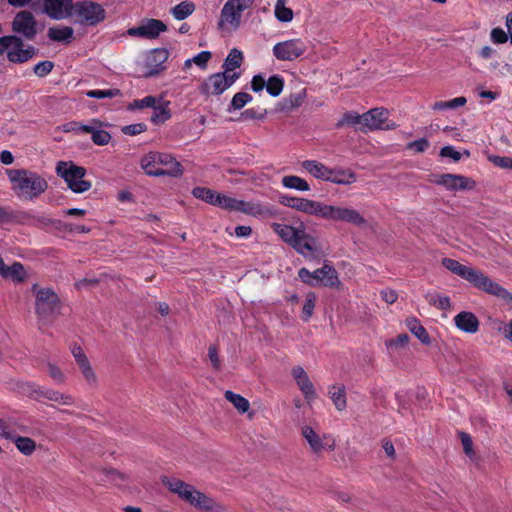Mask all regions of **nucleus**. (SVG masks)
Returning <instances> with one entry per match:
<instances>
[{
    "label": "nucleus",
    "instance_id": "1",
    "mask_svg": "<svg viewBox=\"0 0 512 512\" xmlns=\"http://www.w3.org/2000/svg\"><path fill=\"white\" fill-rule=\"evenodd\" d=\"M279 202L286 207L327 221L346 222L358 227L367 223L358 210L348 206L327 204L322 201L291 195L281 196Z\"/></svg>",
    "mask_w": 512,
    "mask_h": 512
},
{
    "label": "nucleus",
    "instance_id": "2",
    "mask_svg": "<svg viewBox=\"0 0 512 512\" xmlns=\"http://www.w3.org/2000/svg\"><path fill=\"white\" fill-rule=\"evenodd\" d=\"M6 175L11 183V190L21 200L37 199L48 188V182L43 176L28 169H7Z\"/></svg>",
    "mask_w": 512,
    "mask_h": 512
},
{
    "label": "nucleus",
    "instance_id": "3",
    "mask_svg": "<svg viewBox=\"0 0 512 512\" xmlns=\"http://www.w3.org/2000/svg\"><path fill=\"white\" fill-rule=\"evenodd\" d=\"M162 483L180 499L203 512H228L227 508L213 498L197 490L193 485L177 478L164 477Z\"/></svg>",
    "mask_w": 512,
    "mask_h": 512
},
{
    "label": "nucleus",
    "instance_id": "4",
    "mask_svg": "<svg viewBox=\"0 0 512 512\" xmlns=\"http://www.w3.org/2000/svg\"><path fill=\"white\" fill-rule=\"evenodd\" d=\"M271 228L282 241L306 258L312 257L320 251L316 239L306 232L303 223L295 227L274 222L271 224Z\"/></svg>",
    "mask_w": 512,
    "mask_h": 512
},
{
    "label": "nucleus",
    "instance_id": "5",
    "mask_svg": "<svg viewBox=\"0 0 512 512\" xmlns=\"http://www.w3.org/2000/svg\"><path fill=\"white\" fill-rule=\"evenodd\" d=\"M141 167L153 176L179 177L183 174L181 164L170 154L150 152L141 159Z\"/></svg>",
    "mask_w": 512,
    "mask_h": 512
},
{
    "label": "nucleus",
    "instance_id": "6",
    "mask_svg": "<svg viewBox=\"0 0 512 512\" xmlns=\"http://www.w3.org/2000/svg\"><path fill=\"white\" fill-rule=\"evenodd\" d=\"M5 55L12 63H25L36 55V49L16 35L0 37V56Z\"/></svg>",
    "mask_w": 512,
    "mask_h": 512
},
{
    "label": "nucleus",
    "instance_id": "7",
    "mask_svg": "<svg viewBox=\"0 0 512 512\" xmlns=\"http://www.w3.org/2000/svg\"><path fill=\"white\" fill-rule=\"evenodd\" d=\"M256 0H227L220 12L218 27L221 30H237L243 13L249 10Z\"/></svg>",
    "mask_w": 512,
    "mask_h": 512
},
{
    "label": "nucleus",
    "instance_id": "8",
    "mask_svg": "<svg viewBox=\"0 0 512 512\" xmlns=\"http://www.w3.org/2000/svg\"><path fill=\"white\" fill-rule=\"evenodd\" d=\"M56 173L74 193H84L92 187V183L84 179L86 175L85 168L77 166L72 162H58Z\"/></svg>",
    "mask_w": 512,
    "mask_h": 512
},
{
    "label": "nucleus",
    "instance_id": "9",
    "mask_svg": "<svg viewBox=\"0 0 512 512\" xmlns=\"http://www.w3.org/2000/svg\"><path fill=\"white\" fill-rule=\"evenodd\" d=\"M72 16L82 25L95 26L105 19L106 12L99 3L83 0L74 3Z\"/></svg>",
    "mask_w": 512,
    "mask_h": 512
},
{
    "label": "nucleus",
    "instance_id": "10",
    "mask_svg": "<svg viewBox=\"0 0 512 512\" xmlns=\"http://www.w3.org/2000/svg\"><path fill=\"white\" fill-rule=\"evenodd\" d=\"M240 77V73L225 74L218 72L208 76L199 86L201 94L218 96L230 88Z\"/></svg>",
    "mask_w": 512,
    "mask_h": 512
},
{
    "label": "nucleus",
    "instance_id": "11",
    "mask_svg": "<svg viewBox=\"0 0 512 512\" xmlns=\"http://www.w3.org/2000/svg\"><path fill=\"white\" fill-rule=\"evenodd\" d=\"M470 283L477 289L493 295L505 303L512 305V293L486 276L480 270L476 269Z\"/></svg>",
    "mask_w": 512,
    "mask_h": 512
},
{
    "label": "nucleus",
    "instance_id": "12",
    "mask_svg": "<svg viewBox=\"0 0 512 512\" xmlns=\"http://www.w3.org/2000/svg\"><path fill=\"white\" fill-rule=\"evenodd\" d=\"M470 283L477 289L493 295L505 303L512 305V293L486 276L480 270L476 269Z\"/></svg>",
    "mask_w": 512,
    "mask_h": 512
},
{
    "label": "nucleus",
    "instance_id": "13",
    "mask_svg": "<svg viewBox=\"0 0 512 512\" xmlns=\"http://www.w3.org/2000/svg\"><path fill=\"white\" fill-rule=\"evenodd\" d=\"M32 291L35 295L36 313L40 317H47L53 314L59 304L57 294L50 288H40L36 284L33 285Z\"/></svg>",
    "mask_w": 512,
    "mask_h": 512
},
{
    "label": "nucleus",
    "instance_id": "14",
    "mask_svg": "<svg viewBox=\"0 0 512 512\" xmlns=\"http://www.w3.org/2000/svg\"><path fill=\"white\" fill-rule=\"evenodd\" d=\"M307 50L306 43L299 38L278 42L273 46L272 52L280 61H293L301 57Z\"/></svg>",
    "mask_w": 512,
    "mask_h": 512
},
{
    "label": "nucleus",
    "instance_id": "15",
    "mask_svg": "<svg viewBox=\"0 0 512 512\" xmlns=\"http://www.w3.org/2000/svg\"><path fill=\"white\" fill-rule=\"evenodd\" d=\"M301 434L309 444L311 451L315 454H320L323 451H333L335 449V439L330 434H319L308 425H304L301 428Z\"/></svg>",
    "mask_w": 512,
    "mask_h": 512
},
{
    "label": "nucleus",
    "instance_id": "16",
    "mask_svg": "<svg viewBox=\"0 0 512 512\" xmlns=\"http://www.w3.org/2000/svg\"><path fill=\"white\" fill-rule=\"evenodd\" d=\"M167 25L158 19L148 18L141 21L136 27L127 30V34L131 37H139L144 39H157L161 33L166 32Z\"/></svg>",
    "mask_w": 512,
    "mask_h": 512
},
{
    "label": "nucleus",
    "instance_id": "17",
    "mask_svg": "<svg viewBox=\"0 0 512 512\" xmlns=\"http://www.w3.org/2000/svg\"><path fill=\"white\" fill-rule=\"evenodd\" d=\"M12 30L27 40H33L37 34V21L34 15L27 10L18 12L12 21Z\"/></svg>",
    "mask_w": 512,
    "mask_h": 512
},
{
    "label": "nucleus",
    "instance_id": "18",
    "mask_svg": "<svg viewBox=\"0 0 512 512\" xmlns=\"http://www.w3.org/2000/svg\"><path fill=\"white\" fill-rule=\"evenodd\" d=\"M389 112L384 108H374L362 114V126L369 130H392L396 128L394 122L388 120Z\"/></svg>",
    "mask_w": 512,
    "mask_h": 512
},
{
    "label": "nucleus",
    "instance_id": "19",
    "mask_svg": "<svg viewBox=\"0 0 512 512\" xmlns=\"http://www.w3.org/2000/svg\"><path fill=\"white\" fill-rule=\"evenodd\" d=\"M73 0H42V12L53 20L72 17Z\"/></svg>",
    "mask_w": 512,
    "mask_h": 512
},
{
    "label": "nucleus",
    "instance_id": "20",
    "mask_svg": "<svg viewBox=\"0 0 512 512\" xmlns=\"http://www.w3.org/2000/svg\"><path fill=\"white\" fill-rule=\"evenodd\" d=\"M435 183L449 191L473 190L476 182L469 177L458 174H441L435 179Z\"/></svg>",
    "mask_w": 512,
    "mask_h": 512
},
{
    "label": "nucleus",
    "instance_id": "21",
    "mask_svg": "<svg viewBox=\"0 0 512 512\" xmlns=\"http://www.w3.org/2000/svg\"><path fill=\"white\" fill-rule=\"evenodd\" d=\"M168 51L163 48L153 49L150 51L145 59V72L146 77L157 75L164 69L163 64L168 59Z\"/></svg>",
    "mask_w": 512,
    "mask_h": 512
},
{
    "label": "nucleus",
    "instance_id": "22",
    "mask_svg": "<svg viewBox=\"0 0 512 512\" xmlns=\"http://www.w3.org/2000/svg\"><path fill=\"white\" fill-rule=\"evenodd\" d=\"M72 355L75 358V361L88 385L96 386L97 385V375L93 370L90 361L84 351L79 346H74L72 348Z\"/></svg>",
    "mask_w": 512,
    "mask_h": 512
},
{
    "label": "nucleus",
    "instance_id": "23",
    "mask_svg": "<svg viewBox=\"0 0 512 512\" xmlns=\"http://www.w3.org/2000/svg\"><path fill=\"white\" fill-rule=\"evenodd\" d=\"M291 375L307 401H312L316 397L314 385L311 382L307 372L301 366H295L291 370Z\"/></svg>",
    "mask_w": 512,
    "mask_h": 512
},
{
    "label": "nucleus",
    "instance_id": "24",
    "mask_svg": "<svg viewBox=\"0 0 512 512\" xmlns=\"http://www.w3.org/2000/svg\"><path fill=\"white\" fill-rule=\"evenodd\" d=\"M314 280L317 285L330 288H339L341 281L339 280L336 269L330 264H324L321 268L314 271Z\"/></svg>",
    "mask_w": 512,
    "mask_h": 512
},
{
    "label": "nucleus",
    "instance_id": "25",
    "mask_svg": "<svg viewBox=\"0 0 512 512\" xmlns=\"http://www.w3.org/2000/svg\"><path fill=\"white\" fill-rule=\"evenodd\" d=\"M27 391L31 393H36L38 396L44 397L50 401L59 403L61 405L65 406H71L75 404V399L70 394H64L56 390H50V389H40L36 387L32 383L26 384Z\"/></svg>",
    "mask_w": 512,
    "mask_h": 512
},
{
    "label": "nucleus",
    "instance_id": "26",
    "mask_svg": "<svg viewBox=\"0 0 512 512\" xmlns=\"http://www.w3.org/2000/svg\"><path fill=\"white\" fill-rule=\"evenodd\" d=\"M454 323L459 330L469 334L476 333L480 324L478 318L472 312L468 311L458 313L454 317Z\"/></svg>",
    "mask_w": 512,
    "mask_h": 512
},
{
    "label": "nucleus",
    "instance_id": "27",
    "mask_svg": "<svg viewBox=\"0 0 512 512\" xmlns=\"http://www.w3.org/2000/svg\"><path fill=\"white\" fill-rule=\"evenodd\" d=\"M236 212H241L252 217H259L269 214L270 209L267 205H264L259 201H244L240 199Z\"/></svg>",
    "mask_w": 512,
    "mask_h": 512
},
{
    "label": "nucleus",
    "instance_id": "28",
    "mask_svg": "<svg viewBox=\"0 0 512 512\" xmlns=\"http://www.w3.org/2000/svg\"><path fill=\"white\" fill-rule=\"evenodd\" d=\"M103 123L98 119H91L89 121V128L87 133L91 134L94 144L99 146L107 145L111 140L109 132L102 130Z\"/></svg>",
    "mask_w": 512,
    "mask_h": 512
},
{
    "label": "nucleus",
    "instance_id": "29",
    "mask_svg": "<svg viewBox=\"0 0 512 512\" xmlns=\"http://www.w3.org/2000/svg\"><path fill=\"white\" fill-rule=\"evenodd\" d=\"M302 168L314 178L328 181L331 168L316 160H305L301 163Z\"/></svg>",
    "mask_w": 512,
    "mask_h": 512
},
{
    "label": "nucleus",
    "instance_id": "30",
    "mask_svg": "<svg viewBox=\"0 0 512 512\" xmlns=\"http://www.w3.org/2000/svg\"><path fill=\"white\" fill-rule=\"evenodd\" d=\"M442 265L452 273L456 274L457 276L465 279L470 283L476 269L472 267L465 266L461 264L460 262L451 259V258H444L442 259Z\"/></svg>",
    "mask_w": 512,
    "mask_h": 512
},
{
    "label": "nucleus",
    "instance_id": "31",
    "mask_svg": "<svg viewBox=\"0 0 512 512\" xmlns=\"http://www.w3.org/2000/svg\"><path fill=\"white\" fill-rule=\"evenodd\" d=\"M356 181V175L350 169L331 168L329 179L331 182L338 185H350Z\"/></svg>",
    "mask_w": 512,
    "mask_h": 512
},
{
    "label": "nucleus",
    "instance_id": "32",
    "mask_svg": "<svg viewBox=\"0 0 512 512\" xmlns=\"http://www.w3.org/2000/svg\"><path fill=\"white\" fill-rule=\"evenodd\" d=\"M101 475V481L111 483L117 487H125L130 481L127 474L111 468L102 469Z\"/></svg>",
    "mask_w": 512,
    "mask_h": 512
},
{
    "label": "nucleus",
    "instance_id": "33",
    "mask_svg": "<svg viewBox=\"0 0 512 512\" xmlns=\"http://www.w3.org/2000/svg\"><path fill=\"white\" fill-rule=\"evenodd\" d=\"M243 59L244 56L240 50L237 48L231 49L222 65L223 72L225 74L237 73L235 70L242 65Z\"/></svg>",
    "mask_w": 512,
    "mask_h": 512
},
{
    "label": "nucleus",
    "instance_id": "34",
    "mask_svg": "<svg viewBox=\"0 0 512 512\" xmlns=\"http://www.w3.org/2000/svg\"><path fill=\"white\" fill-rule=\"evenodd\" d=\"M196 10V5L189 0H185L170 9V13L175 20L182 21L191 16Z\"/></svg>",
    "mask_w": 512,
    "mask_h": 512
},
{
    "label": "nucleus",
    "instance_id": "35",
    "mask_svg": "<svg viewBox=\"0 0 512 512\" xmlns=\"http://www.w3.org/2000/svg\"><path fill=\"white\" fill-rule=\"evenodd\" d=\"M74 30L69 26L51 27L48 29V37L55 42L70 43Z\"/></svg>",
    "mask_w": 512,
    "mask_h": 512
},
{
    "label": "nucleus",
    "instance_id": "36",
    "mask_svg": "<svg viewBox=\"0 0 512 512\" xmlns=\"http://www.w3.org/2000/svg\"><path fill=\"white\" fill-rule=\"evenodd\" d=\"M406 326L409 331L417 337L421 343L425 345H429L431 343V339L426 329L421 325L418 319L415 317H409L406 320Z\"/></svg>",
    "mask_w": 512,
    "mask_h": 512
},
{
    "label": "nucleus",
    "instance_id": "37",
    "mask_svg": "<svg viewBox=\"0 0 512 512\" xmlns=\"http://www.w3.org/2000/svg\"><path fill=\"white\" fill-rule=\"evenodd\" d=\"M281 184L284 188L301 192H306L311 189L309 183L305 179L296 175L284 176L281 179Z\"/></svg>",
    "mask_w": 512,
    "mask_h": 512
},
{
    "label": "nucleus",
    "instance_id": "38",
    "mask_svg": "<svg viewBox=\"0 0 512 512\" xmlns=\"http://www.w3.org/2000/svg\"><path fill=\"white\" fill-rule=\"evenodd\" d=\"M192 194L195 198L201 199L214 206H217L218 197L220 195L219 192H216L210 188L205 187H195L192 190Z\"/></svg>",
    "mask_w": 512,
    "mask_h": 512
},
{
    "label": "nucleus",
    "instance_id": "39",
    "mask_svg": "<svg viewBox=\"0 0 512 512\" xmlns=\"http://www.w3.org/2000/svg\"><path fill=\"white\" fill-rule=\"evenodd\" d=\"M2 277L12 279L13 281L22 282L25 279L26 273L24 266L19 262H14L11 266H7Z\"/></svg>",
    "mask_w": 512,
    "mask_h": 512
},
{
    "label": "nucleus",
    "instance_id": "40",
    "mask_svg": "<svg viewBox=\"0 0 512 512\" xmlns=\"http://www.w3.org/2000/svg\"><path fill=\"white\" fill-rule=\"evenodd\" d=\"M287 0H277L274 8L275 17L280 22H291L293 11L286 6Z\"/></svg>",
    "mask_w": 512,
    "mask_h": 512
},
{
    "label": "nucleus",
    "instance_id": "41",
    "mask_svg": "<svg viewBox=\"0 0 512 512\" xmlns=\"http://www.w3.org/2000/svg\"><path fill=\"white\" fill-rule=\"evenodd\" d=\"M225 399L232 403L240 413H246L250 408V403L246 398L232 391L225 392Z\"/></svg>",
    "mask_w": 512,
    "mask_h": 512
},
{
    "label": "nucleus",
    "instance_id": "42",
    "mask_svg": "<svg viewBox=\"0 0 512 512\" xmlns=\"http://www.w3.org/2000/svg\"><path fill=\"white\" fill-rule=\"evenodd\" d=\"M427 302L441 310H447L450 308V299L448 296L440 295L435 292H427L425 294Z\"/></svg>",
    "mask_w": 512,
    "mask_h": 512
},
{
    "label": "nucleus",
    "instance_id": "43",
    "mask_svg": "<svg viewBox=\"0 0 512 512\" xmlns=\"http://www.w3.org/2000/svg\"><path fill=\"white\" fill-rule=\"evenodd\" d=\"M331 400L333 401L336 409L342 411L346 408L345 389L340 386H332L329 390Z\"/></svg>",
    "mask_w": 512,
    "mask_h": 512
},
{
    "label": "nucleus",
    "instance_id": "44",
    "mask_svg": "<svg viewBox=\"0 0 512 512\" xmlns=\"http://www.w3.org/2000/svg\"><path fill=\"white\" fill-rule=\"evenodd\" d=\"M171 117L170 109L168 107V103L156 105L153 108V113L151 115V121L155 124H161L167 121Z\"/></svg>",
    "mask_w": 512,
    "mask_h": 512
},
{
    "label": "nucleus",
    "instance_id": "45",
    "mask_svg": "<svg viewBox=\"0 0 512 512\" xmlns=\"http://www.w3.org/2000/svg\"><path fill=\"white\" fill-rule=\"evenodd\" d=\"M467 103V99L463 96L456 97L448 101H438L432 105L433 110H447L456 109L464 106Z\"/></svg>",
    "mask_w": 512,
    "mask_h": 512
},
{
    "label": "nucleus",
    "instance_id": "46",
    "mask_svg": "<svg viewBox=\"0 0 512 512\" xmlns=\"http://www.w3.org/2000/svg\"><path fill=\"white\" fill-rule=\"evenodd\" d=\"M283 87H284V80L282 77H280L278 75L271 76L266 81V90L273 97L279 96L283 90Z\"/></svg>",
    "mask_w": 512,
    "mask_h": 512
},
{
    "label": "nucleus",
    "instance_id": "47",
    "mask_svg": "<svg viewBox=\"0 0 512 512\" xmlns=\"http://www.w3.org/2000/svg\"><path fill=\"white\" fill-rule=\"evenodd\" d=\"M17 449L24 455H31L36 448L34 440L28 437H17L14 440Z\"/></svg>",
    "mask_w": 512,
    "mask_h": 512
},
{
    "label": "nucleus",
    "instance_id": "48",
    "mask_svg": "<svg viewBox=\"0 0 512 512\" xmlns=\"http://www.w3.org/2000/svg\"><path fill=\"white\" fill-rule=\"evenodd\" d=\"M316 295L313 292L306 294L305 302L302 308V319L308 321L312 315L316 304Z\"/></svg>",
    "mask_w": 512,
    "mask_h": 512
},
{
    "label": "nucleus",
    "instance_id": "49",
    "mask_svg": "<svg viewBox=\"0 0 512 512\" xmlns=\"http://www.w3.org/2000/svg\"><path fill=\"white\" fill-rule=\"evenodd\" d=\"M239 200L237 198L228 196L226 194L220 193L218 197V204L217 207H220L222 209L228 210V211H237V207L239 205Z\"/></svg>",
    "mask_w": 512,
    "mask_h": 512
},
{
    "label": "nucleus",
    "instance_id": "50",
    "mask_svg": "<svg viewBox=\"0 0 512 512\" xmlns=\"http://www.w3.org/2000/svg\"><path fill=\"white\" fill-rule=\"evenodd\" d=\"M252 101V96L246 92L236 93L230 103L231 108L239 110Z\"/></svg>",
    "mask_w": 512,
    "mask_h": 512
},
{
    "label": "nucleus",
    "instance_id": "51",
    "mask_svg": "<svg viewBox=\"0 0 512 512\" xmlns=\"http://www.w3.org/2000/svg\"><path fill=\"white\" fill-rule=\"evenodd\" d=\"M47 372L53 381L57 384H63L66 380V376L62 370L52 362L47 364Z\"/></svg>",
    "mask_w": 512,
    "mask_h": 512
},
{
    "label": "nucleus",
    "instance_id": "52",
    "mask_svg": "<svg viewBox=\"0 0 512 512\" xmlns=\"http://www.w3.org/2000/svg\"><path fill=\"white\" fill-rule=\"evenodd\" d=\"M120 91L118 89H106V90H89L86 92V95L90 98H113L118 96Z\"/></svg>",
    "mask_w": 512,
    "mask_h": 512
},
{
    "label": "nucleus",
    "instance_id": "53",
    "mask_svg": "<svg viewBox=\"0 0 512 512\" xmlns=\"http://www.w3.org/2000/svg\"><path fill=\"white\" fill-rule=\"evenodd\" d=\"M362 125V115H359L355 112H348L344 114L343 118L337 123L338 127H342L345 125Z\"/></svg>",
    "mask_w": 512,
    "mask_h": 512
},
{
    "label": "nucleus",
    "instance_id": "54",
    "mask_svg": "<svg viewBox=\"0 0 512 512\" xmlns=\"http://www.w3.org/2000/svg\"><path fill=\"white\" fill-rule=\"evenodd\" d=\"M89 128L88 124H82L77 121H71L63 125L64 132H72L74 134L87 133Z\"/></svg>",
    "mask_w": 512,
    "mask_h": 512
},
{
    "label": "nucleus",
    "instance_id": "55",
    "mask_svg": "<svg viewBox=\"0 0 512 512\" xmlns=\"http://www.w3.org/2000/svg\"><path fill=\"white\" fill-rule=\"evenodd\" d=\"M461 443L463 446L464 453L469 457L473 458L475 456V452L473 450V442L472 438L468 433L460 432L459 434Z\"/></svg>",
    "mask_w": 512,
    "mask_h": 512
},
{
    "label": "nucleus",
    "instance_id": "56",
    "mask_svg": "<svg viewBox=\"0 0 512 512\" xmlns=\"http://www.w3.org/2000/svg\"><path fill=\"white\" fill-rule=\"evenodd\" d=\"M488 160L499 168L512 170V157L492 155Z\"/></svg>",
    "mask_w": 512,
    "mask_h": 512
},
{
    "label": "nucleus",
    "instance_id": "57",
    "mask_svg": "<svg viewBox=\"0 0 512 512\" xmlns=\"http://www.w3.org/2000/svg\"><path fill=\"white\" fill-rule=\"evenodd\" d=\"M409 342V337L407 334L402 333L399 334L396 338L390 339L386 341L387 348L390 349H398L405 347Z\"/></svg>",
    "mask_w": 512,
    "mask_h": 512
},
{
    "label": "nucleus",
    "instance_id": "58",
    "mask_svg": "<svg viewBox=\"0 0 512 512\" xmlns=\"http://www.w3.org/2000/svg\"><path fill=\"white\" fill-rule=\"evenodd\" d=\"M54 67V64L53 62L51 61H42V62H39L37 63L35 66H34V73L39 76V77H45L46 75H48L52 69Z\"/></svg>",
    "mask_w": 512,
    "mask_h": 512
},
{
    "label": "nucleus",
    "instance_id": "59",
    "mask_svg": "<svg viewBox=\"0 0 512 512\" xmlns=\"http://www.w3.org/2000/svg\"><path fill=\"white\" fill-rule=\"evenodd\" d=\"M157 99L154 96H146L139 100H134L132 107L137 109L152 107L154 108L156 106Z\"/></svg>",
    "mask_w": 512,
    "mask_h": 512
},
{
    "label": "nucleus",
    "instance_id": "60",
    "mask_svg": "<svg viewBox=\"0 0 512 512\" xmlns=\"http://www.w3.org/2000/svg\"><path fill=\"white\" fill-rule=\"evenodd\" d=\"M490 38L495 44H503L507 42L508 36L502 28H494L490 33Z\"/></svg>",
    "mask_w": 512,
    "mask_h": 512
},
{
    "label": "nucleus",
    "instance_id": "61",
    "mask_svg": "<svg viewBox=\"0 0 512 512\" xmlns=\"http://www.w3.org/2000/svg\"><path fill=\"white\" fill-rule=\"evenodd\" d=\"M212 54L209 51H202L193 57V62L200 68H206L208 61L211 59Z\"/></svg>",
    "mask_w": 512,
    "mask_h": 512
},
{
    "label": "nucleus",
    "instance_id": "62",
    "mask_svg": "<svg viewBox=\"0 0 512 512\" xmlns=\"http://www.w3.org/2000/svg\"><path fill=\"white\" fill-rule=\"evenodd\" d=\"M304 99H305V92L304 91L299 92L297 94H292L286 100L287 107H289V108H297V107L302 105Z\"/></svg>",
    "mask_w": 512,
    "mask_h": 512
},
{
    "label": "nucleus",
    "instance_id": "63",
    "mask_svg": "<svg viewBox=\"0 0 512 512\" xmlns=\"http://www.w3.org/2000/svg\"><path fill=\"white\" fill-rule=\"evenodd\" d=\"M145 129L146 126L143 123H136L123 127L122 132L126 135L134 136L144 132Z\"/></svg>",
    "mask_w": 512,
    "mask_h": 512
},
{
    "label": "nucleus",
    "instance_id": "64",
    "mask_svg": "<svg viewBox=\"0 0 512 512\" xmlns=\"http://www.w3.org/2000/svg\"><path fill=\"white\" fill-rule=\"evenodd\" d=\"M428 147H429V142L425 138L415 140L408 144L409 149H412L418 153H422V152L426 151Z\"/></svg>",
    "mask_w": 512,
    "mask_h": 512
}]
</instances>
